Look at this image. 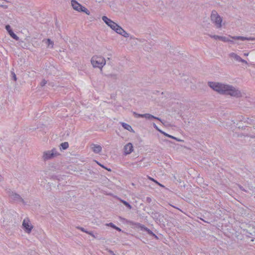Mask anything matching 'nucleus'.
<instances>
[{
    "mask_svg": "<svg viewBox=\"0 0 255 255\" xmlns=\"http://www.w3.org/2000/svg\"><path fill=\"white\" fill-rule=\"evenodd\" d=\"M208 85L214 91L223 95H228L233 86L232 85L218 82H209Z\"/></svg>",
    "mask_w": 255,
    "mask_h": 255,
    "instance_id": "1",
    "label": "nucleus"
},
{
    "mask_svg": "<svg viewBox=\"0 0 255 255\" xmlns=\"http://www.w3.org/2000/svg\"><path fill=\"white\" fill-rule=\"evenodd\" d=\"M211 21L217 29H221L223 26V18L216 10H213L210 16Z\"/></svg>",
    "mask_w": 255,
    "mask_h": 255,
    "instance_id": "2",
    "label": "nucleus"
},
{
    "mask_svg": "<svg viewBox=\"0 0 255 255\" xmlns=\"http://www.w3.org/2000/svg\"><path fill=\"white\" fill-rule=\"evenodd\" d=\"M91 62L94 68H98L102 70L106 64V60L102 56L95 55L91 58Z\"/></svg>",
    "mask_w": 255,
    "mask_h": 255,
    "instance_id": "3",
    "label": "nucleus"
},
{
    "mask_svg": "<svg viewBox=\"0 0 255 255\" xmlns=\"http://www.w3.org/2000/svg\"><path fill=\"white\" fill-rule=\"evenodd\" d=\"M59 153L55 148H52L50 150H46L43 152L42 159L44 161H46L57 156Z\"/></svg>",
    "mask_w": 255,
    "mask_h": 255,
    "instance_id": "4",
    "label": "nucleus"
},
{
    "mask_svg": "<svg viewBox=\"0 0 255 255\" xmlns=\"http://www.w3.org/2000/svg\"><path fill=\"white\" fill-rule=\"evenodd\" d=\"M71 5L74 9L79 12H84L87 15H90V12L89 10L85 7L83 6L81 4L78 3L76 0H71Z\"/></svg>",
    "mask_w": 255,
    "mask_h": 255,
    "instance_id": "5",
    "label": "nucleus"
},
{
    "mask_svg": "<svg viewBox=\"0 0 255 255\" xmlns=\"http://www.w3.org/2000/svg\"><path fill=\"white\" fill-rule=\"evenodd\" d=\"M228 96L239 98L242 97L243 94V93L238 88L233 86V88H232V90H231L230 91V92L228 93Z\"/></svg>",
    "mask_w": 255,
    "mask_h": 255,
    "instance_id": "6",
    "label": "nucleus"
},
{
    "mask_svg": "<svg viewBox=\"0 0 255 255\" xmlns=\"http://www.w3.org/2000/svg\"><path fill=\"white\" fill-rule=\"evenodd\" d=\"M22 227L24 231L28 234L31 233L32 229L33 228V226L30 223L29 220L27 218L24 219L23 220Z\"/></svg>",
    "mask_w": 255,
    "mask_h": 255,
    "instance_id": "7",
    "label": "nucleus"
},
{
    "mask_svg": "<svg viewBox=\"0 0 255 255\" xmlns=\"http://www.w3.org/2000/svg\"><path fill=\"white\" fill-rule=\"evenodd\" d=\"M102 19L104 21V22L109 27H110V28L113 30L115 28V26H117V23L111 19H109L106 16H103Z\"/></svg>",
    "mask_w": 255,
    "mask_h": 255,
    "instance_id": "8",
    "label": "nucleus"
},
{
    "mask_svg": "<svg viewBox=\"0 0 255 255\" xmlns=\"http://www.w3.org/2000/svg\"><path fill=\"white\" fill-rule=\"evenodd\" d=\"M9 196L10 197V198L14 201H16L18 202H22L23 204H25V203L24 201V200L21 197V196L13 192H11L9 194Z\"/></svg>",
    "mask_w": 255,
    "mask_h": 255,
    "instance_id": "9",
    "label": "nucleus"
},
{
    "mask_svg": "<svg viewBox=\"0 0 255 255\" xmlns=\"http://www.w3.org/2000/svg\"><path fill=\"white\" fill-rule=\"evenodd\" d=\"M229 56L230 58H233L235 60L238 62H242L243 63H245L246 64H248V62L242 59L239 55L234 52L230 53L229 54Z\"/></svg>",
    "mask_w": 255,
    "mask_h": 255,
    "instance_id": "10",
    "label": "nucleus"
},
{
    "mask_svg": "<svg viewBox=\"0 0 255 255\" xmlns=\"http://www.w3.org/2000/svg\"><path fill=\"white\" fill-rule=\"evenodd\" d=\"M117 33L121 34L125 37H128L129 34L124 29H123L120 25L117 24V26H115V28L114 29Z\"/></svg>",
    "mask_w": 255,
    "mask_h": 255,
    "instance_id": "11",
    "label": "nucleus"
},
{
    "mask_svg": "<svg viewBox=\"0 0 255 255\" xmlns=\"http://www.w3.org/2000/svg\"><path fill=\"white\" fill-rule=\"evenodd\" d=\"M124 153L125 154H129L131 153L133 150V147L132 143H128L127 144L124 148Z\"/></svg>",
    "mask_w": 255,
    "mask_h": 255,
    "instance_id": "12",
    "label": "nucleus"
},
{
    "mask_svg": "<svg viewBox=\"0 0 255 255\" xmlns=\"http://www.w3.org/2000/svg\"><path fill=\"white\" fill-rule=\"evenodd\" d=\"M91 148L92 151L95 153H99L102 150V147L100 145L94 143L91 144Z\"/></svg>",
    "mask_w": 255,
    "mask_h": 255,
    "instance_id": "13",
    "label": "nucleus"
},
{
    "mask_svg": "<svg viewBox=\"0 0 255 255\" xmlns=\"http://www.w3.org/2000/svg\"><path fill=\"white\" fill-rule=\"evenodd\" d=\"M229 37H231L233 39L241 40L242 41L255 40V38H254V37H247L241 36H231L229 35Z\"/></svg>",
    "mask_w": 255,
    "mask_h": 255,
    "instance_id": "14",
    "label": "nucleus"
},
{
    "mask_svg": "<svg viewBox=\"0 0 255 255\" xmlns=\"http://www.w3.org/2000/svg\"><path fill=\"white\" fill-rule=\"evenodd\" d=\"M42 42L46 45L48 49H52L54 47V42L49 38L43 39Z\"/></svg>",
    "mask_w": 255,
    "mask_h": 255,
    "instance_id": "15",
    "label": "nucleus"
},
{
    "mask_svg": "<svg viewBox=\"0 0 255 255\" xmlns=\"http://www.w3.org/2000/svg\"><path fill=\"white\" fill-rule=\"evenodd\" d=\"M143 118H145V119L148 120L156 119L162 122V120L160 118L154 117V116L151 115L149 114H144Z\"/></svg>",
    "mask_w": 255,
    "mask_h": 255,
    "instance_id": "16",
    "label": "nucleus"
},
{
    "mask_svg": "<svg viewBox=\"0 0 255 255\" xmlns=\"http://www.w3.org/2000/svg\"><path fill=\"white\" fill-rule=\"evenodd\" d=\"M121 125L125 129L133 133L134 132V130L129 125L125 123H121Z\"/></svg>",
    "mask_w": 255,
    "mask_h": 255,
    "instance_id": "17",
    "label": "nucleus"
},
{
    "mask_svg": "<svg viewBox=\"0 0 255 255\" xmlns=\"http://www.w3.org/2000/svg\"><path fill=\"white\" fill-rule=\"evenodd\" d=\"M141 228L144 230V231H146L148 234L154 236L155 238H157V236L150 230H149L147 228L145 227L144 226H141Z\"/></svg>",
    "mask_w": 255,
    "mask_h": 255,
    "instance_id": "18",
    "label": "nucleus"
},
{
    "mask_svg": "<svg viewBox=\"0 0 255 255\" xmlns=\"http://www.w3.org/2000/svg\"><path fill=\"white\" fill-rule=\"evenodd\" d=\"M153 127H154V128H155L157 130L159 131L160 132H161V133H163L165 136H168V137H170V138H172V139H174V136H172V135H169V134H167V133H165V132H163V131H161V130H160V129L157 128V127L156 126V125H155V124H153Z\"/></svg>",
    "mask_w": 255,
    "mask_h": 255,
    "instance_id": "19",
    "label": "nucleus"
},
{
    "mask_svg": "<svg viewBox=\"0 0 255 255\" xmlns=\"http://www.w3.org/2000/svg\"><path fill=\"white\" fill-rule=\"evenodd\" d=\"M60 148H62V149H66L69 147V144L67 142H62L60 144Z\"/></svg>",
    "mask_w": 255,
    "mask_h": 255,
    "instance_id": "20",
    "label": "nucleus"
},
{
    "mask_svg": "<svg viewBox=\"0 0 255 255\" xmlns=\"http://www.w3.org/2000/svg\"><path fill=\"white\" fill-rule=\"evenodd\" d=\"M106 225L107 226H110V227H112V228L117 230L118 231H120V232L121 231V229L120 228L116 226L112 223H110L106 224Z\"/></svg>",
    "mask_w": 255,
    "mask_h": 255,
    "instance_id": "21",
    "label": "nucleus"
},
{
    "mask_svg": "<svg viewBox=\"0 0 255 255\" xmlns=\"http://www.w3.org/2000/svg\"><path fill=\"white\" fill-rule=\"evenodd\" d=\"M119 200L123 203L127 207H128L129 209H131L132 208L131 206L127 201L122 200L119 198Z\"/></svg>",
    "mask_w": 255,
    "mask_h": 255,
    "instance_id": "22",
    "label": "nucleus"
},
{
    "mask_svg": "<svg viewBox=\"0 0 255 255\" xmlns=\"http://www.w3.org/2000/svg\"><path fill=\"white\" fill-rule=\"evenodd\" d=\"M9 34L13 39H15L16 40H19V37L15 33H14L12 30L10 31Z\"/></svg>",
    "mask_w": 255,
    "mask_h": 255,
    "instance_id": "23",
    "label": "nucleus"
},
{
    "mask_svg": "<svg viewBox=\"0 0 255 255\" xmlns=\"http://www.w3.org/2000/svg\"><path fill=\"white\" fill-rule=\"evenodd\" d=\"M19 45L22 47V48H27V45L26 44V43L22 40H20L19 41Z\"/></svg>",
    "mask_w": 255,
    "mask_h": 255,
    "instance_id": "24",
    "label": "nucleus"
},
{
    "mask_svg": "<svg viewBox=\"0 0 255 255\" xmlns=\"http://www.w3.org/2000/svg\"><path fill=\"white\" fill-rule=\"evenodd\" d=\"M220 40L223 42H229L230 41V39L228 37L226 36H221Z\"/></svg>",
    "mask_w": 255,
    "mask_h": 255,
    "instance_id": "25",
    "label": "nucleus"
},
{
    "mask_svg": "<svg viewBox=\"0 0 255 255\" xmlns=\"http://www.w3.org/2000/svg\"><path fill=\"white\" fill-rule=\"evenodd\" d=\"M133 114L134 115V117L136 118H143L144 114H137L136 112H133Z\"/></svg>",
    "mask_w": 255,
    "mask_h": 255,
    "instance_id": "26",
    "label": "nucleus"
},
{
    "mask_svg": "<svg viewBox=\"0 0 255 255\" xmlns=\"http://www.w3.org/2000/svg\"><path fill=\"white\" fill-rule=\"evenodd\" d=\"M210 36H211V37L214 38L215 40H217V39L220 40L221 37V36H219V35H211Z\"/></svg>",
    "mask_w": 255,
    "mask_h": 255,
    "instance_id": "27",
    "label": "nucleus"
},
{
    "mask_svg": "<svg viewBox=\"0 0 255 255\" xmlns=\"http://www.w3.org/2000/svg\"><path fill=\"white\" fill-rule=\"evenodd\" d=\"M5 29L8 31V33H9L10 31H12L11 27L9 25H6L5 26Z\"/></svg>",
    "mask_w": 255,
    "mask_h": 255,
    "instance_id": "28",
    "label": "nucleus"
},
{
    "mask_svg": "<svg viewBox=\"0 0 255 255\" xmlns=\"http://www.w3.org/2000/svg\"><path fill=\"white\" fill-rule=\"evenodd\" d=\"M47 83V81L45 80H43L42 81V82H41L40 83V85L41 87H43L45 85V84H46Z\"/></svg>",
    "mask_w": 255,
    "mask_h": 255,
    "instance_id": "29",
    "label": "nucleus"
},
{
    "mask_svg": "<svg viewBox=\"0 0 255 255\" xmlns=\"http://www.w3.org/2000/svg\"><path fill=\"white\" fill-rule=\"evenodd\" d=\"M78 229L80 230L81 231L86 233V232H87V231L85 230L84 228L81 227H76Z\"/></svg>",
    "mask_w": 255,
    "mask_h": 255,
    "instance_id": "30",
    "label": "nucleus"
},
{
    "mask_svg": "<svg viewBox=\"0 0 255 255\" xmlns=\"http://www.w3.org/2000/svg\"><path fill=\"white\" fill-rule=\"evenodd\" d=\"M132 165H135L136 166V167L138 168V167H141L142 166L140 165V163H138L137 162H135V163H132Z\"/></svg>",
    "mask_w": 255,
    "mask_h": 255,
    "instance_id": "31",
    "label": "nucleus"
},
{
    "mask_svg": "<svg viewBox=\"0 0 255 255\" xmlns=\"http://www.w3.org/2000/svg\"><path fill=\"white\" fill-rule=\"evenodd\" d=\"M3 3L4 2H3L2 3L0 2V6L3 7L4 8H7L8 7L7 5L4 4Z\"/></svg>",
    "mask_w": 255,
    "mask_h": 255,
    "instance_id": "32",
    "label": "nucleus"
},
{
    "mask_svg": "<svg viewBox=\"0 0 255 255\" xmlns=\"http://www.w3.org/2000/svg\"><path fill=\"white\" fill-rule=\"evenodd\" d=\"M149 179L153 181H154V182H155L156 183H157L158 185H160V186H163L161 184H160L159 183H158L157 181H156V180H155L154 179L151 178V177H149Z\"/></svg>",
    "mask_w": 255,
    "mask_h": 255,
    "instance_id": "33",
    "label": "nucleus"
},
{
    "mask_svg": "<svg viewBox=\"0 0 255 255\" xmlns=\"http://www.w3.org/2000/svg\"><path fill=\"white\" fill-rule=\"evenodd\" d=\"M86 233L91 235L93 238H96L95 236L93 234V233L92 232L87 231V232H86Z\"/></svg>",
    "mask_w": 255,
    "mask_h": 255,
    "instance_id": "34",
    "label": "nucleus"
},
{
    "mask_svg": "<svg viewBox=\"0 0 255 255\" xmlns=\"http://www.w3.org/2000/svg\"><path fill=\"white\" fill-rule=\"evenodd\" d=\"M11 74L12 75V77H13L14 80L15 81H16V80H17V78H16V76L15 74L13 72H11Z\"/></svg>",
    "mask_w": 255,
    "mask_h": 255,
    "instance_id": "35",
    "label": "nucleus"
},
{
    "mask_svg": "<svg viewBox=\"0 0 255 255\" xmlns=\"http://www.w3.org/2000/svg\"><path fill=\"white\" fill-rule=\"evenodd\" d=\"M174 139H175L176 140L178 141H180V142H183L184 141L182 139H179V138H176V137H174Z\"/></svg>",
    "mask_w": 255,
    "mask_h": 255,
    "instance_id": "36",
    "label": "nucleus"
},
{
    "mask_svg": "<svg viewBox=\"0 0 255 255\" xmlns=\"http://www.w3.org/2000/svg\"><path fill=\"white\" fill-rule=\"evenodd\" d=\"M244 55L245 56H247L249 55V53H245L244 54Z\"/></svg>",
    "mask_w": 255,
    "mask_h": 255,
    "instance_id": "37",
    "label": "nucleus"
},
{
    "mask_svg": "<svg viewBox=\"0 0 255 255\" xmlns=\"http://www.w3.org/2000/svg\"><path fill=\"white\" fill-rule=\"evenodd\" d=\"M2 176L0 175V182L2 180Z\"/></svg>",
    "mask_w": 255,
    "mask_h": 255,
    "instance_id": "38",
    "label": "nucleus"
},
{
    "mask_svg": "<svg viewBox=\"0 0 255 255\" xmlns=\"http://www.w3.org/2000/svg\"><path fill=\"white\" fill-rule=\"evenodd\" d=\"M97 163H98L100 166H101L103 167V168H105V167H104V166H103V165H101V164H100V163H98V162H97Z\"/></svg>",
    "mask_w": 255,
    "mask_h": 255,
    "instance_id": "39",
    "label": "nucleus"
},
{
    "mask_svg": "<svg viewBox=\"0 0 255 255\" xmlns=\"http://www.w3.org/2000/svg\"><path fill=\"white\" fill-rule=\"evenodd\" d=\"M229 42L233 43L234 42H233V40H230V41H229Z\"/></svg>",
    "mask_w": 255,
    "mask_h": 255,
    "instance_id": "40",
    "label": "nucleus"
},
{
    "mask_svg": "<svg viewBox=\"0 0 255 255\" xmlns=\"http://www.w3.org/2000/svg\"><path fill=\"white\" fill-rule=\"evenodd\" d=\"M111 76H112V77H114L115 78V75H111Z\"/></svg>",
    "mask_w": 255,
    "mask_h": 255,
    "instance_id": "41",
    "label": "nucleus"
}]
</instances>
